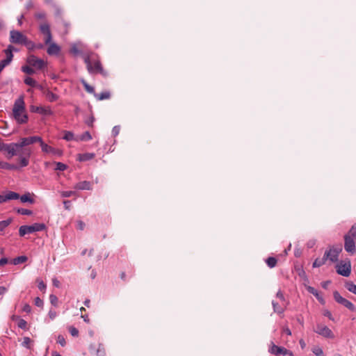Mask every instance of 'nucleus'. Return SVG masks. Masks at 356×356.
<instances>
[{
	"instance_id": "nucleus-1",
	"label": "nucleus",
	"mask_w": 356,
	"mask_h": 356,
	"mask_svg": "<svg viewBox=\"0 0 356 356\" xmlns=\"http://www.w3.org/2000/svg\"><path fill=\"white\" fill-rule=\"evenodd\" d=\"M83 60L90 74H100L104 76L108 75V72L103 69L99 58L96 54L90 53L85 55Z\"/></svg>"
},
{
	"instance_id": "nucleus-2",
	"label": "nucleus",
	"mask_w": 356,
	"mask_h": 356,
	"mask_svg": "<svg viewBox=\"0 0 356 356\" xmlns=\"http://www.w3.org/2000/svg\"><path fill=\"white\" fill-rule=\"evenodd\" d=\"M13 116L18 124H25L28 121V115L26 113L24 96H19L15 101L13 108Z\"/></svg>"
},
{
	"instance_id": "nucleus-3",
	"label": "nucleus",
	"mask_w": 356,
	"mask_h": 356,
	"mask_svg": "<svg viewBox=\"0 0 356 356\" xmlns=\"http://www.w3.org/2000/svg\"><path fill=\"white\" fill-rule=\"evenodd\" d=\"M46 229L44 223H34L31 225H22L19 229L20 236H24L27 234L43 231Z\"/></svg>"
},
{
	"instance_id": "nucleus-4",
	"label": "nucleus",
	"mask_w": 356,
	"mask_h": 356,
	"mask_svg": "<svg viewBox=\"0 0 356 356\" xmlns=\"http://www.w3.org/2000/svg\"><path fill=\"white\" fill-rule=\"evenodd\" d=\"M26 63L35 70H43L47 66V63L35 55L31 54L26 58Z\"/></svg>"
},
{
	"instance_id": "nucleus-5",
	"label": "nucleus",
	"mask_w": 356,
	"mask_h": 356,
	"mask_svg": "<svg viewBox=\"0 0 356 356\" xmlns=\"http://www.w3.org/2000/svg\"><path fill=\"white\" fill-rule=\"evenodd\" d=\"M335 267L337 273L342 276L348 277L351 273V264L349 259L341 261Z\"/></svg>"
},
{
	"instance_id": "nucleus-6",
	"label": "nucleus",
	"mask_w": 356,
	"mask_h": 356,
	"mask_svg": "<svg viewBox=\"0 0 356 356\" xmlns=\"http://www.w3.org/2000/svg\"><path fill=\"white\" fill-rule=\"evenodd\" d=\"M0 151L7 152V157L8 159H10L13 156L17 155L19 154V149L17 143H15L6 144L1 142L0 143Z\"/></svg>"
},
{
	"instance_id": "nucleus-7",
	"label": "nucleus",
	"mask_w": 356,
	"mask_h": 356,
	"mask_svg": "<svg viewBox=\"0 0 356 356\" xmlns=\"http://www.w3.org/2000/svg\"><path fill=\"white\" fill-rule=\"evenodd\" d=\"M27 37L19 31L12 30L10 32V42L13 44H24Z\"/></svg>"
},
{
	"instance_id": "nucleus-8",
	"label": "nucleus",
	"mask_w": 356,
	"mask_h": 356,
	"mask_svg": "<svg viewBox=\"0 0 356 356\" xmlns=\"http://www.w3.org/2000/svg\"><path fill=\"white\" fill-rule=\"evenodd\" d=\"M353 236L350 235L349 233L346 234L344 236V248L345 250L350 253L351 254H353L356 252L355 249V243L353 240Z\"/></svg>"
},
{
	"instance_id": "nucleus-9",
	"label": "nucleus",
	"mask_w": 356,
	"mask_h": 356,
	"mask_svg": "<svg viewBox=\"0 0 356 356\" xmlns=\"http://www.w3.org/2000/svg\"><path fill=\"white\" fill-rule=\"evenodd\" d=\"M42 138L40 136H31L28 138H23L21 139V141L17 143L18 149H22V147L33 144L34 143L38 142L40 143Z\"/></svg>"
},
{
	"instance_id": "nucleus-10",
	"label": "nucleus",
	"mask_w": 356,
	"mask_h": 356,
	"mask_svg": "<svg viewBox=\"0 0 356 356\" xmlns=\"http://www.w3.org/2000/svg\"><path fill=\"white\" fill-rule=\"evenodd\" d=\"M335 301L337 302L338 303L341 304L343 307H346L350 311L353 312L355 309L354 305L351 302H350L347 299L341 297L340 296V294L336 291H335Z\"/></svg>"
},
{
	"instance_id": "nucleus-11",
	"label": "nucleus",
	"mask_w": 356,
	"mask_h": 356,
	"mask_svg": "<svg viewBox=\"0 0 356 356\" xmlns=\"http://www.w3.org/2000/svg\"><path fill=\"white\" fill-rule=\"evenodd\" d=\"M40 147L42 148V151L44 153H47V154H51L52 155H57V156H61L63 152L61 150L58 149H56L51 146H49L47 144L44 143L42 140V139L41 140V142L40 143Z\"/></svg>"
},
{
	"instance_id": "nucleus-12",
	"label": "nucleus",
	"mask_w": 356,
	"mask_h": 356,
	"mask_svg": "<svg viewBox=\"0 0 356 356\" xmlns=\"http://www.w3.org/2000/svg\"><path fill=\"white\" fill-rule=\"evenodd\" d=\"M31 154V151L30 149H24L21 154H19V167H26L29 163V157Z\"/></svg>"
},
{
	"instance_id": "nucleus-13",
	"label": "nucleus",
	"mask_w": 356,
	"mask_h": 356,
	"mask_svg": "<svg viewBox=\"0 0 356 356\" xmlns=\"http://www.w3.org/2000/svg\"><path fill=\"white\" fill-rule=\"evenodd\" d=\"M314 332L324 337H331L332 330L323 324H318Z\"/></svg>"
},
{
	"instance_id": "nucleus-14",
	"label": "nucleus",
	"mask_w": 356,
	"mask_h": 356,
	"mask_svg": "<svg viewBox=\"0 0 356 356\" xmlns=\"http://www.w3.org/2000/svg\"><path fill=\"white\" fill-rule=\"evenodd\" d=\"M269 351L270 353L275 355H289L290 356L293 355V353L290 350L285 348L284 347L277 346L275 344H273L271 346Z\"/></svg>"
},
{
	"instance_id": "nucleus-15",
	"label": "nucleus",
	"mask_w": 356,
	"mask_h": 356,
	"mask_svg": "<svg viewBox=\"0 0 356 356\" xmlns=\"http://www.w3.org/2000/svg\"><path fill=\"white\" fill-rule=\"evenodd\" d=\"M47 52L50 56L58 55L60 51V47L55 42L48 44Z\"/></svg>"
},
{
	"instance_id": "nucleus-16",
	"label": "nucleus",
	"mask_w": 356,
	"mask_h": 356,
	"mask_svg": "<svg viewBox=\"0 0 356 356\" xmlns=\"http://www.w3.org/2000/svg\"><path fill=\"white\" fill-rule=\"evenodd\" d=\"M92 184L90 181H83L76 183L74 186L73 188L76 190H88L89 191V190L92 189Z\"/></svg>"
},
{
	"instance_id": "nucleus-17",
	"label": "nucleus",
	"mask_w": 356,
	"mask_h": 356,
	"mask_svg": "<svg viewBox=\"0 0 356 356\" xmlns=\"http://www.w3.org/2000/svg\"><path fill=\"white\" fill-rule=\"evenodd\" d=\"M31 111L35 112L38 113L50 115L52 114V111L50 108V107H43V106H32L31 107Z\"/></svg>"
},
{
	"instance_id": "nucleus-18",
	"label": "nucleus",
	"mask_w": 356,
	"mask_h": 356,
	"mask_svg": "<svg viewBox=\"0 0 356 356\" xmlns=\"http://www.w3.org/2000/svg\"><path fill=\"white\" fill-rule=\"evenodd\" d=\"M272 305L273 307V310L275 313H277L279 314H282L284 313V309L286 308V305H280L278 302H275V300L272 301Z\"/></svg>"
},
{
	"instance_id": "nucleus-19",
	"label": "nucleus",
	"mask_w": 356,
	"mask_h": 356,
	"mask_svg": "<svg viewBox=\"0 0 356 356\" xmlns=\"http://www.w3.org/2000/svg\"><path fill=\"white\" fill-rule=\"evenodd\" d=\"M332 249H330L327 251H325L324 253V255L322 258H321L323 261H324V264L326 263V261H329L330 264H332L334 261V254H332Z\"/></svg>"
},
{
	"instance_id": "nucleus-20",
	"label": "nucleus",
	"mask_w": 356,
	"mask_h": 356,
	"mask_svg": "<svg viewBox=\"0 0 356 356\" xmlns=\"http://www.w3.org/2000/svg\"><path fill=\"white\" fill-rule=\"evenodd\" d=\"M332 249H330L327 251H325L324 253V255L322 258H321L323 261H324V264L326 263V261H329L330 264H332L334 261V254H332Z\"/></svg>"
},
{
	"instance_id": "nucleus-21",
	"label": "nucleus",
	"mask_w": 356,
	"mask_h": 356,
	"mask_svg": "<svg viewBox=\"0 0 356 356\" xmlns=\"http://www.w3.org/2000/svg\"><path fill=\"white\" fill-rule=\"evenodd\" d=\"M44 95H45L46 98L51 102H56L58 99V96L53 93L49 90H44Z\"/></svg>"
},
{
	"instance_id": "nucleus-22",
	"label": "nucleus",
	"mask_w": 356,
	"mask_h": 356,
	"mask_svg": "<svg viewBox=\"0 0 356 356\" xmlns=\"http://www.w3.org/2000/svg\"><path fill=\"white\" fill-rule=\"evenodd\" d=\"M94 96L98 100L108 99L111 97V93L108 91H104L99 94L95 93Z\"/></svg>"
},
{
	"instance_id": "nucleus-23",
	"label": "nucleus",
	"mask_w": 356,
	"mask_h": 356,
	"mask_svg": "<svg viewBox=\"0 0 356 356\" xmlns=\"http://www.w3.org/2000/svg\"><path fill=\"white\" fill-rule=\"evenodd\" d=\"M0 168L6 170H17L19 169V166L17 165L0 161Z\"/></svg>"
},
{
	"instance_id": "nucleus-24",
	"label": "nucleus",
	"mask_w": 356,
	"mask_h": 356,
	"mask_svg": "<svg viewBox=\"0 0 356 356\" xmlns=\"http://www.w3.org/2000/svg\"><path fill=\"white\" fill-rule=\"evenodd\" d=\"M40 31L43 35L51 33L49 24L44 22L40 25Z\"/></svg>"
},
{
	"instance_id": "nucleus-25",
	"label": "nucleus",
	"mask_w": 356,
	"mask_h": 356,
	"mask_svg": "<svg viewBox=\"0 0 356 356\" xmlns=\"http://www.w3.org/2000/svg\"><path fill=\"white\" fill-rule=\"evenodd\" d=\"M28 260V257L26 256H19L17 257H15L13 259L12 264L14 265H18L22 263L26 262Z\"/></svg>"
},
{
	"instance_id": "nucleus-26",
	"label": "nucleus",
	"mask_w": 356,
	"mask_h": 356,
	"mask_svg": "<svg viewBox=\"0 0 356 356\" xmlns=\"http://www.w3.org/2000/svg\"><path fill=\"white\" fill-rule=\"evenodd\" d=\"M14 50L13 46L11 44L8 45L7 49L4 50V53L6 56L7 59L12 60L13 58V51Z\"/></svg>"
},
{
	"instance_id": "nucleus-27",
	"label": "nucleus",
	"mask_w": 356,
	"mask_h": 356,
	"mask_svg": "<svg viewBox=\"0 0 356 356\" xmlns=\"http://www.w3.org/2000/svg\"><path fill=\"white\" fill-rule=\"evenodd\" d=\"M95 157V154L93 153H86L79 155V160L81 161H86L92 159Z\"/></svg>"
},
{
	"instance_id": "nucleus-28",
	"label": "nucleus",
	"mask_w": 356,
	"mask_h": 356,
	"mask_svg": "<svg viewBox=\"0 0 356 356\" xmlns=\"http://www.w3.org/2000/svg\"><path fill=\"white\" fill-rule=\"evenodd\" d=\"M266 263L269 268H272L277 265V259L275 257H270L266 259Z\"/></svg>"
},
{
	"instance_id": "nucleus-29",
	"label": "nucleus",
	"mask_w": 356,
	"mask_h": 356,
	"mask_svg": "<svg viewBox=\"0 0 356 356\" xmlns=\"http://www.w3.org/2000/svg\"><path fill=\"white\" fill-rule=\"evenodd\" d=\"M6 201L19 199V195L17 193L10 191L6 195Z\"/></svg>"
},
{
	"instance_id": "nucleus-30",
	"label": "nucleus",
	"mask_w": 356,
	"mask_h": 356,
	"mask_svg": "<svg viewBox=\"0 0 356 356\" xmlns=\"http://www.w3.org/2000/svg\"><path fill=\"white\" fill-rule=\"evenodd\" d=\"M22 202H29L31 204L34 203V200L30 197L29 193L19 196V197Z\"/></svg>"
},
{
	"instance_id": "nucleus-31",
	"label": "nucleus",
	"mask_w": 356,
	"mask_h": 356,
	"mask_svg": "<svg viewBox=\"0 0 356 356\" xmlns=\"http://www.w3.org/2000/svg\"><path fill=\"white\" fill-rule=\"evenodd\" d=\"M22 71L27 74H29V75H33V74H35L34 68L32 67L31 66H30L29 65L22 66Z\"/></svg>"
},
{
	"instance_id": "nucleus-32",
	"label": "nucleus",
	"mask_w": 356,
	"mask_h": 356,
	"mask_svg": "<svg viewBox=\"0 0 356 356\" xmlns=\"http://www.w3.org/2000/svg\"><path fill=\"white\" fill-rule=\"evenodd\" d=\"M24 81L25 84L31 87H35L37 86V81L30 76H26Z\"/></svg>"
},
{
	"instance_id": "nucleus-33",
	"label": "nucleus",
	"mask_w": 356,
	"mask_h": 356,
	"mask_svg": "<svg viewBox=\"0 0 356 356\" xmlns=\"http://www.w3.org/2000/svg\"><path fill=\"white\" fill-rule=\"evenodd\" d=\"M307 290L309 293L314 295L321 303H323V300L322 299L321 297H320L319 293H318L316 289H315L314 287L309 286L307 288Z\"/></svg>"
},
{
	"instance_id": "nucleus-34",
	"label": "nucleus",
	"mask_w": 356,
	"mask_h": 356,
	"mask_svg": "<svg viewBox=\"0 0 356 356\" xmlns=\"http://www.w3.org/2000/svg\"><path fill=\"white\" fill-rule=\"evenodd\" d=\"M346 288L350 292L356 294V285L352 282H347L346 283Z\"/></svg>"
},
{
	"instance_id": "nucleus-35",
	"label": "nucleus",
	"mask_w": 356,
	"mask_h": 356,
	"mask_svg": "<svg viewBox=\"0 0 356 356\" xmlns=\"http://www.w3.org/2000/svg\"><path fill=\"white\" fill-rule=\"evenodd\" d=\"M81 83L83 84L85 90L89 92V93H92V94H95V90H94V88L92 87L91 86H90L85 80H81Z\"/></svg>"
},
{
	"instance_id": "nucleus-36",
	"label": "nucleus",
	"mask_w": 356,
	"mask_h": 356,
	"mask_svg": "<svg viewBox=\"0 0 356 356\" xmlns=\"http://www.w3.org/2000/svg\"><path fill=\"white\" fill-rule=\"evenodd\" d=\"M96 355L97 356H105L106 351L104 346L102 344H99L98 348L96 350Z\"/></svg>"
},
{
	"instance_id": "nucleus-37",
	"label": "nucleus",
	"mask_w": 356,
	"mask_h": 356,
	"mask_svg": "<svg viewBox=\"0 0 356 356\" xmlns=\"http://www.w3.org/2000/svg\"><path fill=\"white\" fill-rule=\"evenodd\" d=\"M12 222L10 218L2 220L0 222V231H3L6 227H7Z\"/></svg>"
},
{
	"instance_id": "nucleus-38",
	"label": "nucleus",
	"mask_w": 356,
	"mask_h": 356,
	"mask_svg": "<svg viewBox=\"0 0 356 356\" xmlns=\"http://www.w3.org/2000/svg\"><path fill=\"white\" fill-rule=\"evenodd\" d=\"M12 60H8L7 58L3 59L0 61V73L3 71V70L8 65Z\"/></svg>"
},
{
	"instance_id": "nucleus-39",
	"label": "nucleus",
	"mask_w": 356,
	"mask_h": 356,
	"mask_svg": "<svg viewBox=\"0 0 356 356\" xmlns=\"http://www.w3.org/2000/svg\"><path fill=\"white\" fill-rule=\"evenodd\" d=\"M24 45L26 46L29 50H33L35 49V44L28 38L26 39V42L24 43Z\"/></svg>"
},
{
	"instance_id": "nucleus-40",
	"label": "nucleus",
	"mask_w": 356,
	"mask_h": 356,
	"mask_svg": "<svg viewBox=\"0 0 356 356\" xmlns=\"http://www.w3.org/2000/svg\"><path fill=\"white\" fill-rule=\"evenodd\" d=\"M312 352L316 356H324L323 350L318 346L314 347L312 348Z\"/></svg>"
},
{
	"instance_id": "nucleus-41",
	"label": "nucleus",
	"mask_w": 356,
	"mask_h": 356,
	"mask_svg": "<svg viewBox=\"0 0 356 356\" xmlns=\"http://www.w3.org/2000/svg\"><path fill=\"white\" fill-rule=\"evenodd\" d=\"M17 211L18 213H19L21 215L30 216L33 213L32 211H31L29 209H23V208L18 209Z\"/></svg>"
},
{
	"instance_id": "nucleus-42",
	"label": "nucleus",
	"mask_w": 356,
	"mask_h": 356,
	"mask_svg": "<svg viewBox=\"0 0 356 356\" xmlns=\"http://www.w3.org/2000/svg\"><path fill=\"white\" fill-rule=\"evenodd\" d=\"M49 300H50V302L51 303V305H53L55 307L58 306V299L56 296H55L54 294H51L49 296Z\"/></svg>"
},
{
	"instance_id": "nucleus-43",
	"label": "nucleus",
	"mask_w": 356,
	"mask_h": 356,
	"mask_svg": "<svg viewBox=\"0 0 356 356\" xmlns=\"http://www.w3.org/2000/svg\"><path fill=\"white\" fill-rule=\"evenodd\" d=\"M17 326L23 330H27V322L24 319H19L17 323Z\"/></svg>"
},
{
	"instance_id": "nucleus-44",
	"label": "nucleus",
	"mask_w": 356,
	"mask_h": 356,
	"mask_svg": "<svg viewBox=\"0 0 356 356\" xmlns=\"http://www.w3.org/2000/svg\"><path fill=\"white\" fill-rule=\"evenodd\" d=\"M92 138L90 134L88 131H86L80 136L81 140L87 141Z\"/></svg>"
},
{
	"instance_id": "nucleus-45",
	"label": "nucleus",
	"mask_w": 356,
	"mask_h": 356,
	"mask_svg": "<svg viewBox=\"0 0 356 356\" xmlns=\"http://www.w3.org/2000/svg\"><path fill=\"white\" fill-rule=\"evenodd\" d=\"M56 170L59 171H64L67 169V165L63 163L57 162L56 163Z\"/></svg>"
},
{
	"instance_id": "nucleus-46",
	"label": "nucleus",
	"mask_w": 356,
	"mask_h": 356,
	"mask_svg": "<svg viewBox=\"0 0 356 356\" xmlns=\"http://www.w3.org/2000/svg\"><path fill=\"white\" fill-rule=\"evenodd\" d=\"M276 296L280 299V302H282V305H286V300L284 298V294L280 290L277 291Z\"/></svg>"
},
{
	"instance_id": "nucleus-47",
	"label": "nucleus",
	"mask_w": 356,
	"mask_h": 356,
	"mask_svg": "<svg viewBox=\"0 0 356 356\" xmlns=\"http://www.w3.org/2000/svg\"><path fill=\"white\" fill-rule=\"evenodd\" d=\"M68 330L72 336L78 337L79 330L76 327H74L73 326H70V327H69Z\"/></svg>"
},
{
	"instance_id": "nucleus-48",
	"label": "nucleus",
	"mask_w": 356,
	"mask_h": 356,
	"mask_svg": "<svg viewBox=\"0 0 356 356\" xmlns=\"http://www.w3.org/2000/svg\"><path fill=\"white\" fill-rule=\"evenodd\" d=\"M63 138L67 141L72 140L74 138V134L70 131H65Z\"/></svg>"
},
{
	"instance_id": "nucleus-49",
	"label": "nucleus",
	"mask_w": 356,
	"mask_h": 356,
	"mask_svg": "<svg viewBox=\"0 0 356 356\" xmlns=\"http://www.w3.org/2000/svg\"><path fill=\"white\" fill-rule=\"evenodd\" d=\"M23 340L22 346L27 348H30L29 343L31 342V339L28 337H25Z\"/></svg>"
},
{
	"instance_id": "nucleus-50",
	"label": "nucleus",
	"mask_w": 356,
	"mask_h": 356,
	"mask_svg": "<svg viewBox=\"0 0 356 356\" xmlns=\"http://www.w3.org/2000/svg\"><path fill=\"white\" fill-rule=\"evenodd\" d=\"M323 264H325L324 261L321 258H317L313 263V267H320Z\"/></svg>"
},
{
	"instance_id": "nucleus-51",
	"label": "nucleus",
	"mask_w": 356,
	"mask_h": 356,
	"mask_svg": "<svg viewBox=\"0 0 356 356\" xmlns=\"http://www.w3.org/2000/svg\"><path fill=\"white\" fill-rule=\"evenodd\" d=\"M74 193H75L74 191H62L60 193V195L63 197H68L73 195Z\"/></svg>"
},
{
	"instance_id": "nucleus-52",
	"label": "nucleus",
	"mask_w": 356,
	"mask_h": 356,
	"mask_svg": "<svg viewBox=\"0 0 356 356\" xmlns=\"http://www.w3.org/2000/svg\"><path fill=\"white\" fill-rule=\"evenodd\" d=\"M44 42L45 44H48L51 42L52 35L51 33L44 35Z\"/></svg>"
},
{
	"instance_id": "nucleus-53",
	"label": "nucleus",
	"mask_w": 356,
	"mask_h": 356,
	"mask_svg": "<svg viewBox=\"0 0 356 356\" xmlns=\"http://www.w3.org/2000/svg\"><path fill=\"white\" fill-rule=\"evenodd\" d=\"M57 316V313L56 311L50 309L48 313V316L50 320L53 321Z\"/></svg>"
},
{
	"instance_id": "nucleus-54",
	"label": "nucleus",
	"mask_w": 356,
	"mask_h": 356,
	"mask_svg": "<svg viewBox=\"0 0 356 356\" xmlns=\"http://www.w3.org/2000/svg\"><path fill=\"white\" fill-rule=\"evenodd\" d=\"M57 342L62 346H65L66 344L65 338L62 335H58Z\"/></svg>"
},
{
	"instance_id": "nucleus-55",
	"label": "nucleus",
	"mask_w": 356,
	"mask_h": 356,
	"mask_svg": "<svg viewBox=\"0 0 356 356\" xmlns=\"http://www.w3.org/2000/svg\"><path fill=\"white\" fill-rule=\"evenodd\" d=\"M120 131V126H115L112 129V134L113 136H117Z\"/></svg>"
},
{
	"instance_id": "nucleus-56",
	"label": "nucleus",
	"mask_w": 356,
	"mask_h": 356,
	"mask_svg": "<svg viewBox=\"0 0 356 356\" xmlns=\"http://www.w3.org/2000/svg\"><path fill=\"white\" fill-rule=\"evenodd\" d=\"M43 300L40 299L39 297L35 298V305L37 307H43Z\"/></svg>"
},
{
	"instance_id": "nucleus-57",
	"label": "nucleus",
	"mask_w": 356,
	"mask_h": 356,
	"mask_svg": "<svg viewBox=\"0 0 356 356\" xmlns=\"http://www.w3.org/2000/svg\"><path fill=\"white\" fill-rule=\"evenodd\" d=\"M348 233L353 237L356 238V223L352 226Z\"/></svg>"
},
{
	"instance_id": "nucleus-58",
	"label": "nucleus",
	"mask_w": 356,
	"mask_h": 356,
	"mask_svg": "<svg viewBox=\"0 0 356 356\" xmlns=\"http://www.w3.org/2000/svg\"><path fill=\"white\" fill-rule=\"evenodd\" d=\"M22 311L26 313H30L31 311V307L29 304H25L22 308Z\"/></svg>"
},
{
	"instance_id": "nucleus-59",
	"label": "nucleus",
	"mask_w": 356,
	"mask_h": 356,
	"mask_svg": "<svg viewBox=\"0 0 356 356\" xmlns=\"http://www.w3.org/2000/svg\"><path fill=\"white\" fill-rule=\"evenodd\" d=\"M70 52L74 54H77L79 53V50L76 45H74L71 47Z\"/></svg>"
},
{
	"instance_id": "nucleus-60",
	"label": "nucleus",
	"mask_w": 356,
	"mask_h": 356,
	"mask_svg": "<svg viewBox=\"0 0 356 356\" xmlns=\"http://www.w3.org/2000/svg\"><path fill=\"white\" fill-rule=\"evenodd\" d=\"M85 227V223L81 220L77 222V228L80 230H83Z\"/></svg>"
},
{
	"instance_id": "nucleus-61",
	"label": "nucleus",
	"mask_w": 356,
	"mask_h": 356,
	"mask_svg": "<svg viewBox=\"0 0 356 356\" xmlns=\"http://www.w3.org/2000/svg\"><path fill=\"white\" fill-rule=\"evenodd\" d=\"M38 289L40 291H43L46 289V284L44 283V282L41 281L38 283Z\"/></svg>"
},
{
	"instance_id": "nucleus-62",
	"label": "nucleus",
	"mask_w": 356,
	"mask_h": 356,
	"mask_svg": "<svg viewBox=\"0 0 356 356\" xmlns=\"http://www.w3.org/2000/svg\"><path fill=\"white\" fill-rule=\"evenodd\" d=\"M64 207L65 209H70L71 206V202L70 200L63 201Z\"/></svg>"
},
{
	"instance_id": "nucleus-63",
	"label": "nucleus",
	"mask_w": 356,
	"mask_h": 356,
	"mask_svg": "<svg viewBox=\"0 0 356 356\" xmlns=\"http://www.w3.org/2000/svg\"><path fill=\"white\" fill-rule=\"evenodd\" d=\"M323 315L325 316H327L330 319H332V313L327 310H325L323 312Z\"/></svg>"
},
{
	"instance_id": "nucleus-64",
	"label": "nucleus",
	"mask_w": 356,
	"mask_h": 356,
	"mask_svg": "<svg viewBox=\"0 0 356 356\" xmlns=\"http://www.w3.org/2000/svg\"><path fill=\"white\" fill-rule=\"evenodd\" d=\"M8 262V259L7 258H1L0 259V266H3Z\"/></svg>"
}]
</instances>
